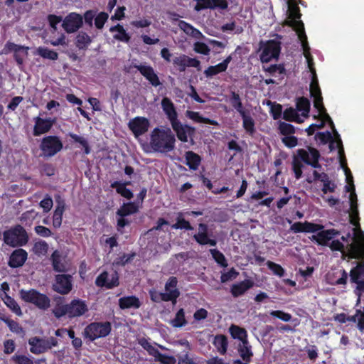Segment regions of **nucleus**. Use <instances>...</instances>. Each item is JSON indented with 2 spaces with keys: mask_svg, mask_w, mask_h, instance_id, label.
Wrapping results in <instances>:
<instances>
[{
  "mask_svg": "<svg viewBox=\"0 0 364 364\" xmlns=\"http://www.w3.org/2000/svg\"><path fill=\"white\" fill-rule=\"evenodd\" d=\"M27 252L23 249L14 250L9 258V266L11 267H19L23 266L27 259Z\"/></svg>",
  "mask_w": 364,
  "mask_h": 364,
  "instance_id": "obj_27",
  "label": "nucleus"
},
{
  "mask_svg": "<svg viewBox=\"0 0 364 364\" xmlns=\"http://www.w3.org/2000/svg\"><path fill=\"white\" fill-rule=\"evenodd\" d=\"M171 228L173 229H184L187 230H193V228L191 225L190 223L180 216L177 218L176 223L173 224Z\"/></svg>",
  "mask_w": 364,
  "mask_h": 364,
  "instance_id": "obj_54",
  "label": "nucleus"
},
{
  "mask_svg": "<svg viewBox=\"0 0 364 364\" xmlns=\"http://www.w3.org/2000/svg\"><path fill=\"white\" fill-rule=\"evenodd\" d=\"M310 93L311 97L314 98V107L321 112L323 113V118L325 120L328 121L333 130L334 135L336 139H333V136L329 132H326V133H320L319 134V138L322 142H327L330 141L329 148L332 151L333 149H338V154L341 158V164H343V156L344 155V149L342 144V141L340 138V136L338 133L335 129V127L333 126V123L331 117L328 114L325 112V108L322 103V97H321V92L318 86V80L316 79V76L312 75V81L310 85Z\"/></svg>",
  "mask_w": 364,
  "mask_h": 364,
  "instance_id": "obj_2",
  "label": "nucleus"
},
{
  "mask_svg": "<svg viewBox=\"0 0 364 364\" xmlns=\"http://www.w3.org/2000/svg\"><path fill=\"white\" fill-rule=\"evenodd\" d=\"M5 304L16 315H22L21 309L17 302L11 296H6L4 299Z\"/></svg>",
  "mask_w": 364,
  "mask_h": 364,
  "instance_id": "obj_49",
  "label": "nucleus"
},
{
  "mask_svg": "<svg viewBox=\"0 0 364 364\" xmlns=\"http://www.w3.org/2000/svg\"><path fill=\"white\" fill-rule=\"evenodd\" d=\"M48 250V245L45 241H38L35 242L33 247V252L37 255H45Z\"/></svg>",
  "mask_w": 364,
  "mask_h": 364,
  "instance_id": "obj_48",
  "label": "nucleus"
},
{
  "mask_svg": "<svg viewBox=\"0 0 364 364\" xmlns=\"http://www.w3.org/2000/svg\"><path fill=\"white\" fill-rule=\"evenodd\" d=\"M107 18H108V14L107 13H105V12L100 13L95 18V26L98 29L102 28L104 26V24L107 21Z\"/></svg>",
  "mask_w": 364,
  "mask_h": 364,
  "instance_id": "obj_59",
  "label": "nucleus"
},
{
  "mask_svg": "<svg viewBox=\"0 0 364 364\" xmlns=\"http://www.w3.org/2000/svg\"><path fill=\"white\" fill-rule=\"evenodd\" d=\"M140 346L146 350L150 355L154 357L155 361L163 364H175L176 360L173 356H170L161 353L158 349L146 338H141L139 341Z\"/></svg>",
  "mask_w": 364,
  "mask_h": 364,
  "instance_id": "obj_12",
  "label": "nucleus"
},
{
  "mask_svg": "<svg viewBox=\"0 0 364 364\" xmlns=\"http://www.w3.org/2000/svg\"><path fill=\"white\" fill-rule=\"evenodd\" d=\"M141 306V302L136 296H123L119 299V306L121 309H137Z\"/></svg>",
  "mask_w": 364,
  "mask_h": 364,
  "instance_id": "obj_28",
  "label": "nucleus"
},
{
  "mask_svg": "<svg viewBox=\"0 0 364 364\" xmlns=\"http://www.w3.org/2000/svg\"><path fill=\"white\" fill-rule=\"evenodd\" d=\"M323 228V225L314 224L309 222L304 223H294L290 228L291 231L297 233V232H315L318 230H321Z\"/></svg>",
  "mask_w": 364,
  "mask_h": 364,
  "instance_id": "obj_24",
  "label": "nucleus"
},
{
  "mask_svg": "<svg viewBox=\"0 0 364 364\" xmlns=\"http://www.w3.org/2000/svg\"><path fill=\"white\" fill-rule=\"evenodd\" d=\"M269 314L275 318H278L284 322H289L291 321L292 316L290 314L286 313L280 310L272 311Z\"/></svg>",
  "mask_w": 364,
  "mask_h": 364,
  "instance_id": "obj_56",
  "label": "nucleus"
},
{
  "mask_svg": "<svg viewBox=\"0 0 364 364\" xmlns=\"http://www.w3.org/2000/svg\"><path fill=\"white\" fill-rule=\"evenodd\" d=\"M252 285L253 282L248 279L234 284L231 287V293L234 297H238L245 294Z\"/></svg>",
  "mask_w": 364,
  "mask_h": 364,
  "instance_id": "obj_29",
  "label": "nucleus"
},
{
  "mask_svg": "<svg viewBox=\"0 0 364 364\" xmlns=\"http://www.w3.org/2000/svg\"><path fill=\"white\" fill-rule=\"evenodd\" d=\"M364 259V257H361ZM360 259V257L359 258ZM351 282L357 284L355 293L358 296L357 305L360 302L362 292H364V262L358 264L350 272Z\"/></svg>",
  "mask_w": 364,
  "mask_h": 364,
  "instance_id": "obj_13",
  "label": "nucleus"
},
{
  "mask_svg": "<svg viewBox=\"0 0 364 364\" xmlns=\"http://www.w3.org/2000/svg\"><path fill=\"white\" fill-rule=\"evenodd\" d=\"M110 32H116L114 35V38L122 41L127 43L130 40V37L128 33L126 32L124 28L120 24H117V26H112L109 28Z\"/></svg>",
  "mask_w": 364,
  "mask_h": 364,
  "instance_id": "obj_35",
  "label": "nucleus"
},
{
  "mask_svg": "<svg viewBox=\"0 0 364 364\" xmlns=\"http://www.w3.org/2000/svg\"><path fill=\"white\" fill-rule=\"evenodd\" d=\"M287 12L289 14L288 25L291 26L297 33L298 36L306 37L304 26L300 20L301 14L299 8L296 4V0H287Z\"/></svg>",
  "mask_w": 364,
  "mask_h": 364,
  "instance_id": "obj_5",
  "label": "nucleus"
},
{
  "mask_svg": "<svg viewBox=\"0 0 364 364\" xmlns=\"http://www.w3.org/2000/svg\"><path fill=\"white\" fill-rule=\"evenodd\" d=\"M310 109V102L308 99L305 97L299 98L296 102V109L298 112H301V117H306Z\"/></svg>",
  "mask_w": 364,
  "mask_h": 364,
  "instance_id": "obj_41",
  "label": "nucleus"
},
{
  "mask_svg": "<svg viewBox=\"0 0 364 364\" xmlns=\"http://www.w3.org/2000/svg\"><path fill=\"white\" fill-rule=\"evenodd\" d=\"M229 332L233 338L240 340L241 343L247 341V333L243 328L232 324L229 328Z\"/></svg>",
  "mask_w": 364,
  "mask_h": 364,
  "instance_id": "obj_34",
  "label": "nucleus"
},
{
  "mask_svg": "<svg viewBox=\"0 0 364 364\" xmlns=\"http://www.w3.org/2000/svg\"><path fill=\"white\" fill-rule=\"evenodd\" d=\"M1 321H3L4 323H6L7 324V326L9 328L11 331L16 333H23V328L15 321L11 320L6 316H3L1 318Z\"/></svg>",
  "mask_w": 364,
  "mask_h": 364,
  "instance_id": "obj_52",
  "label": "nucleus"
},
{
  "mask_svg": "<svg viewBox=\"0 0 364 364\" xmlns=\"http://www.w3.org/2000/svg\"><path fill=\"white\" fill-rule=\"evenodd\" d=\"M141 74L144 76L153 86H158L161 84L157 75L154 73V69L149 65H133Z\"/></svg>",
  "mask_w": 364,
  "mask_h": 364,
  "instance_id": "obj_25",
  "label": "nucleus"
},
{
  "mask_svg": "<svg viewBox=\"0 0 364 364\" xmlns=\"http://www.w3.org/2000/svg\"><path fill=\"white\" fill-rule=\"evenodd\" d=\"M210 252L215 261L222 267H227L228 263L224 255L216 249H210Z\"/></svg>",
  "mask_w": 364,
  "mask_h": 364,
  "instance_id": "obj_51",
  "label": "nucleus"
},
{
  "mask_svg": "<svg viewBox=\"0 0 364 364\" xmlns=\"http://www.w3.org/2000/svg\"><path fill=\"white\" fill-rule=\"evenodd\" d=\"M178 280L176 277H171L165 284V292H163L166 301H172L174 304L180 295L177 289Z\"/></svg>",
  "mask_w": 364,
  "mask_h": 364,
  "instance_id": "obj_19",
  "label": "nucleus"
},
{
  "mask_svg": "<svg viewBox=\"0 0 364 364\" xmlns=\"http://www.w3.org/2000/svg\"><path fill=\"white\" fill-rule=\"evenodd\" d=\"M19 294L22 300L31 303L41 310H46L50 306V299L44 294H41L35 289H21Z\"/></svg>",
  "mask_w": 364,
  "mask_h": 364,
  "instance_id": "obj_6",
  "label": "nucleus"
},
{
  "mask_svg": "<svg viewBox=\"0 0 364 364\" xmlns=\"http://www.w3.org/2000/svg\"><path fill=\"white\" fill-rule=\"evenodd\" d=\"M36 54L43 58L55 60L58 58V54L54 50H50L45 47H39L36 50Z\"/></svg>",
  "mask_w": 364,
  "mask_h": 364,
  "instance_id": "obj_45",
  "label": "nucleus"
},
{
  "mask_svg": "<svg viewBox=\"0 0 364 364\" xmlns=\"http://www.w3.org/2000/svg\"><path fill=\"white\" fill-rule=\"evenodd\" d=\"M221 64L219 63L214 66H209L205 71L204 74L206 77H212L213 75H215L225 71L224 68H222Z\"/></svg>",
  "mask_w": 364,
  "mask_h": 364,
  "instance_id": "obj_58",
  "label": "nucleus"
},
{
  "mask_svg": "<svg viewBox=\"0 0 364 364\" xmlns=\"http://www.w3.org/2000/svg\"><path fill=\"white\" fill-rule=\"evenodd\" d=\"M33 121L35 122L33 128V134L35 136H40L48 132L56 122L55 118L43 119L40 117H35Z\"/></svg>",
  "mask_w": 364,
  "mask_h": 364,
  "instance_id": "obj_20",
  "label": "nucleus"
},
{
  "mask_svg": "<svg viewBox=\"0 0 364 364\" xmlns=\"http://www.w3.org/2000/svg\"><path fill=\"white\" fill-rule=\"evenodd\" d=\"M41 150L46 157H51L63 149V143L56 136H48L42 139Z\"/></svg>",
  "mask_w": 364,
  "mask_h": 364,
  "instance_id": "obj_11",
  "label": "nucleus"
},
{
  "mask_svg": "<svg viewBox=\"0 0 364 364\" xmlns=\"http://www.w3.org/2000/svg\"><path fill=\"white\" fill-rule=\"evenodd\" d=\"M176 138L170 128L156 127L150 134V146L156 152L166 154L175 149Z\"/></svg>",
  "mask_w": 364,
  "mask_h": 364,
  "instance_id": "obj_3",
  "label": "nucleus"
},
{
  "mask_svg": "<svg viewBox=\"0 0 364 364\" xmlns=\"http://www.w3.org/2000/svg\"><path fill=\"white\" fill-rule=\"evenodd\" d=\"M319 158L320 153L315 148L308 146L306 149H297L292 161V168L296 178L299 179L301 177L303 164L315 168H320L321 166L318 161Z\"/></svg>",
  "mask_w": 364,
  "mask_h": 364,
  "instance_id": "obj_4",
  "label": "nucleus"
},
{
  "mask_svg": "<svg viewBox=\"0 0 364 364\" xmlns=\"http://www.w3.org/2000/svg\"><path fill=\"white\" fill-rule=\"evenodd\" d=\"M186 323L187 322L185 318V314L183 309H181L178 311L175 318L171 321V325L176 328L182 327L185 326Z\"/></svg>",
  "mask_w": 364,
  "mask_h": 364,
  "instance_id": "obj_47",
  "label": "nucleus"
},
{
  "mask_svg": "<svg viewBox=\"0 0 364 364\" xmlns=\"http://www.w3.org/2000/svg\"><path fill=\"white\" fill-rule=\"evenodd\" d=\"M283 118L287 121H294L298 123L303 122V119L299 115L297 109L292 107L286 109L283 112Z\"/></svg>",
  "mask_w": 364,
  "mask_h": 364,
  "instance_id": "obj_42",
  "label": "nucleus"
},
{
  "mask_svg": "<svg viewBox=\"0 0 364 364\" xmlns=\"http://www.w3.org/2000/svg\"><path fill=\"white\" fill-rule=\"evenodd\" d=\"M213 343L221 355H225L226 353L228 346V341L225 336L221 334L216 335L214 338Z\"/></svg>",
  "mask_w": 364,
  "mask_h": 364,
  "instance_id": "obj_33",
  "label": "nucleus"
},
{
  "mask_svg": "<svg viewBox=\"0 0 364 364\" xmlns=\"http://www.w3.org/2000/svg\"><path fill=\"white\" fill-rule=\"evenodd\" d=\"M69 136L75 142L79 143L82 146L85 148V154H88L90 152L87 141L83 137L78 136L73 133H69Z\"/></svg>",
  "mask_w": 364,
  "mask_h": 364,
  "instance_id": "obj_55",
  "label": "nucleus"
},
{
  "mask_svg": "<svg viewBox=\"0 0 364 364\" xmlns=\"http://www.w3.org/2000/svg\"><path fill=\"white\" fill-rule=\"evenodd\" d=\"M110 331L111 324L109 322H93L85 328L84 335L92 341L97 338L107 336Z\"/></svg>",
  "mask_w": 364,
  "mask_h": 364,
  "instance_id": "obj_10",
  "label": "nucleus"
},
{
  "mask_svg": "<svg viewBox=\"0 0 364 364\" xmlns=\"http://www.w3.org/2000/svg\"><path fill=\"white\" fill-rule=\"evenodd\" d=\"M137 207L133 203H124L118 210L117 215L119 217H125L136 213Z\"/></svg>",
  "mask_w": 364,
  "mask_h": 364,
  "instance_id": "obj_40",
  "label": "nucleus"
},
{
  "mask_svg": "<svg viewBox=\"0 0 364 364\" xmlns=\"http://www.w3.org/2000/svg\"><path fill=\"white\" fill-rule=\"evenodd\" d=\"M161 107L166 114L167 119L171 124L178 121V114L175 106L171 100L168 97H164L161 100Z\"/></svg>",
  "mask_w": 364,
  "mask_h": 364,
  "instance_id": "obj_26",
  "label": "nucleus"
},
{
  "mask_svg": "<svg viewBox=\"0 0 364 364\" xmlns=\"http://www.w3.org/2000/svg\"><path fill=\"white\" fill-rule=\"evenodd\" d=\"M53 313L57 318H60L63 316H68V304L58 305L53 309Z\"/></svg>",
  "mask_w": 364,
  "mask_h": 364,
  "instance_id": "obj_57",
  "label": "nucleus"
},
{
  "mask_svg": "<svg viewBox=\"0 0 364 364\" xmlns=\"http://www.w3.org/2000/svg\"><path fill=\"white\" fill-rule=\"evenodd\" d=\"M194 50L196 53L203 55H208L210 51L208 46L205 43L201 42H197L194 44Z\"/></svg>",
  "mask_w": 364,
  "mask_h": 364,
  "instance_id": "obj_63",
  "label": "nucleus"
},
{
  "mask_svg": "<svg viewBox=\"0 0 364 364\" xmlns=\"http://www.w3.org/2000/svg\"><path fill=\"white\" fill-rule=\"evenodd\" d=\"M346 191L350 192L349 196L350 209V222L355 226L353 228L354 235L352 237L350 243L346 246L339 240H333L329 244V247L333 251H340L343 257L349 258L359 259L364 257V233L359 228L358 209L357 204V196L355 193L354 185L352 187L346 186Z\"/></svg>",
  "mask_w": 364,
  "mask_h": 364,
  "instance_id": "obj_1",
  "label": "nucleus"
},
{
  "mask_svg": "<svg viewBox=\"0 0 364 364\" xmlns=\"http://www.w3.org/2000/svg\"><path fill=\"white\" fill-rule=\"evenodd\" d=\"M238 352L243 360L245 362H250L251 360L253 353L252 351V346L248 341H245L239 344Z\"/></svg>",
  "mask_w": 364,
  "mask_h": 364,
  "instance_id": "obj_32",
  "label": "nucleus"
},
{
  "mask_svg": "<svg viewBox=\"0 0 364 364\" xmlns=\"http://www.w3.org/2000/svg\"><path fill=\"white\" fill-rule=\"evenodd\" d=\"M339 235L340 232L334 229L321 230L316 235H312L311 240L321 245H328V242Z\"/></svg>",
  "mask_w": 364,
  "mask_h": 364,
  "instance_id": "obj_22",
  "label": "nucleus"
},
{
  "mask_svg": "<svg viewBox=\"0 0 364 364\" xmlns=\"http://www.w3.org/2000/svg\"><path fill=\"white\" fill-rule=\"evenodd\" d=\"M298 38H299V40L301 42V46H302L303 50H304V55L306 59L308 67H309L312 75H314V77L316 75V70L313 68V65H314L313 58L309 53L310 48L307 43V37L306 36V37L303 38L302 36H298Z\"/></svg>",
  "mask_w": 364,
  "mask_h": 364,
  "instance_id": "obj_30",
  "label": "nucleus"
},
{
  "mask_svg": "<svg viewBox=\"0 0 364 364\" xmlns=\"http://www.w3.org/2000/svg\"><path fill=\"white\" fill-rule=\"evenodd\" d=\"M65 210V205L62 203H58L53 216V225L55 228L60 227L62 224L63 214Z\"/></svg>",
  "mask_w": 364,
  "mask_h": 364,
  "instance_id": "obj_37",
  "label": "nucleus"
},
{
  "mask_svg": "<svg viewBox=\"0 0 364 364\" xmlns=\"http://www.w3.org/2000/svg\"><path fill=\"white\" fill-rule=\"evenodd\" d=\"M111 187L115 188L119 194L127 199H131L133 197L132 191L124 187V184H122L121 182L114 181L111 184Z\"/></svg>",
  "mask_w": 364,
  "mask_h": 364,
  "instance_id": "obj_43",
  "label": "nucleus"
},
{
  "mask_svg": "<svg viewBox=\"0 0 364 364\" xmlns=\"http://www.w3.org/2000/svg\"><path fill=\"white\" fill-rule=\"evenodd\" d=\"M186 116L196 122L206 123V124H213V125L217 124L213 120H210L208 118H204V117H201L200 115V114L196 112L188 110L186 112Z\"/></svg>",
  "mask_w": 364,
  "mask_h": 364,
  "instance_id": "obj_44",
  "label": "nucleus"
},
{
  "mask_svg": "<svg viewBox=\"0 0 364 364\" xmlns=\"http://www.w3.org/2000/svg\"><path fill=\"white\" fill-rule=\"evenodd\" d=\"M242 118V125L244 129L250 134L255 132V122L251 116L245 112L240 114Z\"/></svg>",
  "mask_w": 364,
  "mask_h": 364,
  "instance_id": "obj_46",
  "label": "nucleus"
},
{
  "mask_svg": "<svg viewBox=\"0 0 364 364\" xmlns=\"http://www.w3.org/2000/svg\"><path fill=\"white\" fill-rule=\"evenodd\" d=\"M267 266L269 269H271L274 274L279 277H282L284 274V269L282 268L281 265L272 262H268Z\"/></svg>",
  "mask_w": 364,
  "mask_h": 364,
  "instance_id": "obj_61",
  "label": "nucleus"
},
{
  "mask_svg": "<svg viewBox=\"0 0 364 364\" xmlns=\"http://www.w3.org/2000/svg\"><path fill=\"white\" fill-rule=\"evenodd\" d=\"M220 30L223 32L234 31L235 34H240L244 31L243 28L242 26H237L235 21L223 25Z\"/></svg>",
  "mask_w": 364,
  "mask_h": 364,
  "instance_id": "obj_50",
  "label": "nucleus"
},
{
  "mask_svg": "<svg viewBox=\"0 0 364 364\" xmlns=\"http://www.w3.org/2000/svg\"><path fill=\"white\" fill-rule=\"evenodd\" d=\"M91 43V37L85 32L80 31L76 36L75 44L80 50H86Z\"/></svg>",
  "mask_w": 364,
  "mask_h": 364,
  "instance_id": "obj_31",
  "label": "nucleus"
},
{
  "mask_svg": "<svg viewBox=\"0 0 364 364\" xmlns=\"http://www.w3.org/2000/svg\"><path fill=\"white\" fill-rule=\"evenodd\" d=\"M282 141L289 148L295 147L298 144L297 138L292 134L282 137Z\"/></svg>",
  "mask_w": 364,
  "mask_h": 364,
  "instance_id": "obj_62",
  "label": "nucleus"
},
{
  "mask_svg": "<svg viewBox=\"0 0 364 364\" xmlns=\"http://www.w3.org/2000/svg\"><path fill=\"white\" fill-rule=\"evenodd\" d=\"M211 236L212 234L208 232V225L205 223H199L198 232L193 235V239L200 245L215 246L217 240Z\"/></svg>",
  "mask_w": 364,
  "mask_h": 364,
  "instance_id": "obj_14",
  "label": "nucleus"
},
{
  "mask_svg": "<svg viewBox=\"0 0 364 364\" xmlns=\"http://www.w3.org/2000/svg\"><path fill=\"white\" fill-rule=\"evenodd\" d=\"M230 102L232 107L235 109L240 114L246 112L239 94L236 93L235 91L230 92Z\"/></svg>",
  "mask_w": 364,
  "mask_h": 364,
  "instance_id": "obj_39",
  "label": "nucleus"
},
{
  "mask_svg": "<svg viewBox=\"0 0 364 364\" xmlns=\"http://www.w3.org/2000/svg\"><path fill=\"white\" fill-rule=\"evenodd\" d=\"M259 49L262 50L260 60L262 63H269L272 59H277L280 53V42L276 40L261 41Z\"/></svg>",
  "mask_w": 364,
  "mask_h": 364,
  "instance_id": "obj_8",
  "label": "nucleus"
},
{
  "mask_svg": "<svg viewBox=\"0 0 364 364\" xmlns=\"http://www.w3.org/2000/svg\"><path fill=\"white\" fill-rule=\"evenodd\" d=\"M50 259L53 269L58 272H63L66 271L65 264L62 262L61 256L58 251H54L51 255Z\"/></svg>",
  "mask_w": 364,
  "mask_h": 364,
  "instance_id": "obj_38",
  "label": "nucleus"
},
{
  "mask_svg": "<svg viewBox=\"0 0 364 364\" xmlns=\"http://www.w3.org/2000/svg\"><path fill=\"white\" fill-rule=\"evenodd\" d=\"M279 132L285 136L291 135L295 133V129L294 126H292L290 124L284 122H279Z\"/></svg>",
  "mask_w": 364,
  "mask_h": 364,
  "instance_id": "obj_53",
  "label": "nucleus"
},
{
  "mask_svg": "<svg viewBox=\"0 0 364 364\" xmlns=\"http://www.w3.org/2000/svg\"><path fill=\"white\" fill-rule=\"evenodd\" d=\"M12 360L17 364H34L31 358L24 355H14Z\"/></svg>",
  "mask_w": 364,
  "mask_h": 364,
  "instance_id": "obj_60",
  "label": "nucleus"
},
{
  "mask_svg": "<svg viewBox=\"0 0 364 364\" xmlns=\"http://www.w3.org/2000/svg\"><path fill=\"white\" fill-rule=\"evenodd\" d=\"M95 284L99 287L112 289L119 285V277L117 272L109 274L107 272L101 273L95 280Z\"/></svg>",
  "mask_w": 364,
  "mask_h": 364,
  "instance_id": "obj_17",
  "label": "nucleus"
},
{
  "mask_svg": "<svg viewBox=\"0 0 364 364\" xmlns=\"http://www.w3.org/2000/svg\"><path fill=\"white\" fill-rule=\"evenodd\" d=\"M128 127L134 136L138 137L147 132L149 122L145 117H136L129 122Z\"/></svg>",
  "mask_w": 364,
  "mask_h": 364,
  "instance_id": "obj_18",
  "label": "nucleus"
},
{
  "mask_svg": "<svg viewBox=\"0 0 364 364\" xmlns=\"http://www.w3.org/2000/svg\"><path fill=\"white\" fill-rule=\"evenodd\" d=\"M173 131L176 132L177 137L183 142H187L188 136L194 132V129L188 125L182 124L179 120L171 124Z\"/></svg>",
  "mask_w": 364,
  "mask_h": 364,
  "instance_id": "obj_23",
  "label": "nucleus"
},
{
  "mask_svg": "<svg viewBox=\"0 0 364 364\" xmlns=\"http://www.w3.org/2000/svg\"><path fill=\"white\" fill-rule=\"evenodd\" d=\"M82 16L76 13H70L63 21L62 27L68 33L77 31L82 26Z\"/></svg>",
  "mask_w": 364,
  "mask_h": 364,
  "instance_id": "obj_15",
  "label": "nucleus"
},
{
  "mask_svg": "<svg viewBox=\"0 0 364 364\" xmlns=\"http://www.w3.org/2000/svg\"><path fill=\"white\" fill-rule=\"evenodd\" d=\"M186 164L192 170H197L200 164V157L194 152L189 151L186 153Z\"/></svg>",
  "mask_w": 364,
  "mask_h": 364,
  "instance_id": "obj_36",
  "label": "nucleus"
},
{
  "mask_svg": "<svg viewBox=\"0 0 364 364\" xmlns=\"http://www.w3.org/2000/svg\"><path fill=\"white\" fill-rule=\"evenodd\" d=\"M238 272H236V270L233 268H232L230 271L228 272L223 274L220 277L221 282L223 283L227 282L228 281L232 280L236 278L237 276Z\"/></svg>",
  "mask_w": 364,
  "mask_h": 364,
  "instance_id": "obj_64",
  "label": "nucleus"
},
{
  "mask_svg": "<svg viewBox=\"0 0 364 364\" xmlns=\"http://www.w3.org/2000/svg\"><path fill=\"white\" fill-rule=\"evenodd\" d=\"M4 242L12 247L25 245L28 240V237L25 229L18 225L14 228L4 232Z\"/></svg>",
  "mask_w": 364,
  "mask_h": 364,
  "instance_id": "obj_7",
  "label": "nucleus"
},
{
  "mask_svg": "<svg viewBox=\"0 0 364 364\" xmlns=\"http://www.w3.org/2000/svg\"><path fill=\"white\" fill-rule=\"evenodd\" d=\"M53 289L61 294H68L72 289V276L69 274L56 275Z\"/></svg>",
  "mask_w": 364,
  "mask_h": 364,
  "instance_id": "obj_16",
  "label": "nucleus"
},
{
  "mask_svg": "<svg viewBox=\"0 0 364 364\" xmlns=\"http://www.w3.org/2000/svg\"><path fill=\"white\" fill-rule=\"evenodd\" d=\"M28 344L31 346L30 351L35 355H39L46 353L53 347L57 346L58 341L54 337L45 339L34 336L29 338Z\"/></svg>",
  "mask_w": 364,
  "mask_h": 364,
  "instance_id": "obj_9",
  "label": "nucleus"
},
{
  "mask_svg": "<svg viewBox=\"0 0 364 364\" xmlns=\"http://www.w3.org/2000/svg\"><path fill=\"white\" fill-rule=\"evenodd\" d=\"M68 306L69 318L79 317L88 311V307L85 301L81 299L73 300L70 304H68Z\"/></svg>",
  "mask_w": 364,
  "mask_h": 364,
  "instance_id": "obj_21",
  "label": "nucleus"
}]
</instances>
